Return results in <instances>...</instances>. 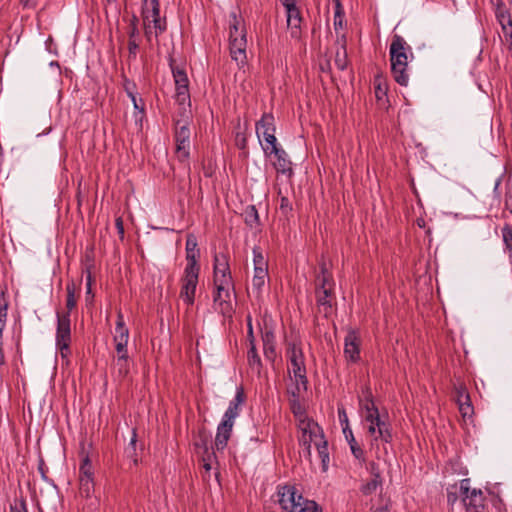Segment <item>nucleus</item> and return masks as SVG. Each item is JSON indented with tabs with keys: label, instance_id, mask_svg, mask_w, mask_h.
Segmentation results:
<instances>
[{
	"label": "nucleus",
	"instance_id": "5fc2aeb1",
	"mask_svg": "<svg viewBox=\"0 0 512 512\" xmlns=\"http://www.w3.org/2000/svg\"><path fill=\"white\" fill-rule=\"evenodd\" d=\"M70 343L71 342L56 343V346L59 349L62 358L68 357L70 355Z\"/></svg>",
	"mask_w": 512,
	"mask_h": 512
},
{
	"label": "nucleus",
	"instance_id": "72a5a7b5",
	"mask_svg": "<svg viewBox=\"0 0 512 512\" xmlns=\"http://www.w3.org/2000/svg\"><path fill=\"white\" fill-rule=\"evenodd\" d=\"M136 443H137V432H136V429H133L129 444L125 448V455L132 460L134 465H137V463H138V459L136 456Z\"/></svg>",
	"mask_w": 512,
	"mask_h": 512
},
{
	"label": "nucleus",
	"instance_id": "dca6fc26",
	"mask_svg": "<svg viewBox=\"0 0 512 512\" xmlns=\"http://www.w3.org/2000/svg\"><path fill=\"white\" fill-rule=\"evenodd\" d=\"M271 155H274L276 158L274 167L277 172L289 175L292 174V162L290 161L286 151L280 145L270 148L267 156L269 157Z\"/></svg>",
	"mask_w": 512,
	"mask_h": 512
},
{
	"label": "nucleus",
	"instance_id": "412c9836",
	"mask_svg": "<svg viewBox=\"0 0 512 512\" xmlns=\"http://www.w3.org/2000/svg\"><path fill=\"white\" fill-rule=\"evenodd\" d=\"M495 16L502 28V32L512 29V18L510 12L501 0H497Z\"/></svg>",
	"mask_w": 512,
	"mask_h": 512
},
{
	"label": "nucleus",
	"instance_id": "9b49d317",
	"mask_svg": "<svg viewBox=\"0 0 512 512\" xmlns=\"http://www.w3.org/2000/svg\"><path fill=\"white\" fill-rule=\"evenodd\" d=\"M199 274L184 272L181 277V289L179 297L188 305L192 306L195 301Z\"/></svg>",
	"mask_w": 512,
	"mask_h": 512
},
{
	"label": "nucleus",
	"instance_id": "423d86ee",
	"mask_svg": "<svg viewBox=\"0 0 512 512\" xmlns=\"http://www.w3.org/2000/svg\"><path fill=\"white\" fill-rule=\"evenodd\" d=\"M460 494L467 512H484L486 497L481 489L470 488V479L465 478L461 480Z\"/></svg>",
	"mask_w": 512,
	"mask_h": 512
},
{
	"label": "nucleus",
	"instance_id": "37998d69",
	"mask_svg": "<svg viewBox=\"0 0 512 512\" xmlns=\"http://www.w3.org/2000/svg\"><path fill=\"white\" fill-rule=\"evenodd\" d=\"M138 22H139V19L138 17L133 14L130 21H129V26H128V36L129 38H136V36L139 35V30H138Z\"/></svg>",
	"mask_w": 512,
	"mask_h": 512
},
{
	"label": "nucleus",
	"instance_id": "603ef678",
	"mask_svg": "<svg viewBox=\"0 0 512 512\" xmlns=\"http://www.w3.org/2000/svg\"><path fill=\"white\" fill-rule=\"evenodd\" d=\"M138 48H139V45L136 42L135 38L134 39L129 38V41H128L129 58L136 59Z\"/></svg>",
	"mask_w": 512,
	"mask_h": 512
},
{
	"label": "nucleus",
	"instance_id": "8fccbe9b",
	"mask_svg": "<svg viewBox=\"0 0 512 512\" xmlns=\"http://www.w3.org/2000/svg\"><path fill=\"white\" fill-rule=\"evenodd\" d=\"M367 468L372 476V479L382 480L381 470L379 468V465L376 462H374V461L369 462Z\"/></svg>",
	"mask_w": 512,
	"mask_h": 512
},
{
	"label": "nucleus",
	"instance_id": "e2e57ef3",
	"mask_svg": "<svg viewBox=\"0 0 512 512\" xmlns=\"http://www.w3.org/2000/svg\"><path fill=\"white\" fill-rule=\"evenodd\" d=\"M505 43L510 57L512 58V29L503 32Z\"/></svg>",
	"mask_w": 512,
	"mask_h": 512
},
{
	"label": "nucleus",
	"instance_id": "20e7f679",
	"mask_svg": "<svg viewBox=\"0 0 512 512\" xmlns=\"http://www.w3.org/2000/svg\"><path fill=\"white\" fill-rule=\"evenodd\" d=\"M286 356L290 363L289 373H292L296 384H301L303 391L308 389L305 357L300 344L291 342L287 344Z\"/></svg>",
	"mask_w": 512,
	"mask_h": 512
},
{
	"label": "nucleus",
	"instance_id": "aec40b11",
	"mask_svg": "<svg viewBox=\"0 0 512 512\" xmlns=\"http://www.w3.org/2000/svg\"><path fill=\"white\" fill-rule=\"evenodd\" d=\"M315 429L320 430L317 424L311 423L310 421L306 423L301 421L302 434L299 437V444L303 446L309 454L313 437H317Z\"/></svg>",
	"mask_w": 512,
	"mask_h": 512
},
{
	"label": "nucleus",
	"instance_id": "6e6d98bb",
	"mask_svg": "<svg viewBox=\"0 0 512 512\" xmlns=\"http://www.w3.org/2000/svg\"><path fill=\"white\" fill-rule=\"evenodd\" d=\"M344 16H345L344 10L339 11L338 14H337V11H334V28L336 31L343 27Z\"/></svg>",
	"mask_w": 512,
	"mask_h": 512
},
{
	"label": "nucleus",
	"instance_id": "0eeeda50",
	"mask_svg": "<svg viewBox=\"0 0 512 512\" xmlns=\"http://www.w3.org/2000/svg\"><path fill=\"white\" fill-rule=\"evenodd\" d=\"M190 135L189 122L184 119H178L174 122V139L176 143V154L181 161H185L190 155Z\"/></svg>",
	"mask_w": 512,
	"mask_h": 512
},
{
	"label": "nucleus",
	"instance_id": "c03bdc74",
	"mask_svg": "<svg viewBox=\"0 0 512 512\" xmlns=\"http://www.w3.org/2000/svg\"><path fill=\"white\" fill-rule=\"evenodd\" d=\"M262 342L263 348L275 345V334L273 330L266 328L265 331L262 332Z\"/></svg>",
	"mask_w": 512,
	"mask_h": 512
},
{
	"label": "nucleus",
	"instance_id": "39448f33",
	"mask_svg": "<svg viewBox=\"0 0 512 512\" xmlns=\"http://www.w3.org/2000/svg\"><path fill=\"white\" fill-rule=\"evenodd\" d=\"M255 128L263 152L265 155H268L270 148L279 145L275 136L276 126L273 114L264 113L261 119L256 122Z\"/></svg>",
	"mask_w": 512,
	"mask_h": 512
},
{
	"label": "nucleus",
	"instance_id": "49530a36",
	"mask_svg": "<svg viewBox=\"0 0 512 512\" xmlns=\"http://www.w3.org/2000/svg\"><path fill=\"white\" fill-rule=\"evenodd\" d=\"M378 439H381L385 443H391L393 440L391 426L385 429H380L378 436L375 437V440Z\"/></svg>",
	"mask_w": 512,
	"mask_h": 512
},
{
	"label": "nucleus",
	"instance_id": "cd10ccee",
	"mask_svg": "<svg viewBox=\"0 0 512 512\" xmlns=\"http://www.w3.org/2000/svg\"><path fill=\"white\" fill-rule=\"evenodd\" d=\"M79 479H94V469L88 454H85L81 459Z\"/></svg>",
	"mask_w": 512,
	"mask_h": 512
},
{
	"label": "nucleus",
	"instance_id": "864d4df0",
	"mask_svg": "<svg viewBox=\"0 0 512 512\" xmlns=\"http://www.w3.org/2000/svg\"><path fill=\"white\" fill-rule=\"evenodd\" d=\"M263 352H264V356L265 358L274 363L275 359H276V350H275V345L273 346H267V347H264L263 348Z\"/></svg>",
	"mask_w": 512,
	"mask_h": 512
},
{
	"label": "nucleus",
	"instance_id": "9d476101",
	"mask_svg": "<svg viewBox=\"0 0 512 512\" xmlns=\"http://www.w3.org/2000/svg\"><path fill=\"white\" fill-rule=\"evenodd\" d=\"M169 65L176 86V100L180 105H184L186 102H190L189 80L187 73L184 68L176 66L172 58L170 59Z\"/></svg>",
	"mask_w": 512,
	"mask_h": 512
},
{
	"label": "nucleus",
	"instance_id": "338daca9",
	"mask_svg": "<svg viewBox=\"0 0 512 512\" xmlns=\"http://www.w3.org/2000/svg\"><path fill=\"white\" fill-rule=\"evenodd\" d=\"M7 308L8 304L6 302H4L3 304L0 303V325L2 326H5L6 323Z\"/></svg>",
	"mask_w": 512,
	"mask_h": 512
},
{
	"label": "nucleus",
	"instance_id": "680f3d73",
	"mask_svg": "<svg viewBox=\"0 0 512 512\" xmlns=\"http://www.w3.org/2000/svg\"><path fill=\"white\" fill-rule=\"evenodd\" d=\"M38 471H39V472H40V474H41V478H42L44 481L48 482V481H49V479H48V477H47V471H48V468H47V466H46V464H45V462H44V459H43V458H40V459H39V462H38Z\"/></svg>",
	"mask_w": 512,
	"mask_h": 512
},
{
	"label": "nucleus",
	"instance_id": "79ce46f5",
	"mask_svg": "<svg viewBox=\"0 0 512 512\" xmlns=\"http://www.w3.org/2000/svg\"><path fill=\"white\" fill-rule=\"evenodd\" d=\"M185 251L200 252V249L198 248L197 237L193 233H189L186 236Z\"/></svg>",
	"mask_w": 512,
	"mask_h": 512
},
{
	"label": "nucleus",
	"instance_id": "c9c22d12",
	"mask_svg": "<svg viewBox=\"0 0 512 512\" xmlns=\"http://www.w3.org/2000/svg\"><path fill=\"white\" fill-rule=\"evenodd\" d=\"M129 329L126 325L116 324L115 335L113 337L114 342H125L128 343Z\"/></svg>",
	"mask_w": 512,
	"mask_h": 512
},
{
	"label": "nucleus",
	"instance_id": "c85d7f7f",
	"mask_svg": "<svg viewBox=\"0 0 512 512\" xmlns=\"http://www.w3.org/2000/svg\"><path fill=\"white\" fill-rule=\"evenodd\" d=\"M320 438H321V441L316 442L315 445H316L319 457L321 459L322 470L325 472L328 470V465H329L328 444H327V441L324 440L323 434H321Z\"/></svg>",
	"mask_w": 512,
	"mask_h": 512
},
{
	"label": "nucleus",
	"instance_id": "13d9d810",
	"mask_svg": "<svg viewBox=\"0 0 512 512\" xmlns=\"http://www.w3.org/2000/svg\"><path fill=\"white\" fill-rule=\"evenodd\" d=\"M374 84H375V96H376V98L378 100L383 99V97L386 96V94H387V88L383 87L381 82H377V80H375Z\"/></svg>",
	"mask_w": 512,
	"mask_h": 512
},
{
	"label": "nucleus",
	"instance_id": "7ed1b4c3",
	"mask_svg": "<svg viewBox=\"0 0 512 512\" xmlns=\"http://www.w3.org/2000/svg\"><path fill=\"white\" fill-rule=\"evenodd\" d=\"M232 21L229 26V48L231 58L242 68L247 63L246 47V29L242 24V19L236 14H231Z\"/></svg>",
	"mask_w": 512,
	"mask_h": 512
},
{
	"label": "nucleus",
	"instance_id": "e433bc0d",
	"mask_svg": "<svg viewBox=\"0 0 512 512\" xmlns=\"http://www.w3.org/2000/svg\"><path fill=\"white\" fill-rule=\"evenodd\" d=\"M133 103L134 109H135V118L137 120H142V117L145 114V104L142 100V98H137L136 94L132 97H129Z\"/></svg>",
	"mask_w": 512,
	"mask_h": 512
},
{
	"label": "nucleus",
	"instance_id": "69168bd1",
	"mask_svg": "<svg viewBox=\"0 0 512 512\" xmlns=\"http://www.w3.org/2000/svg\"><path fill=\"white\" fill-rule=\"evenodd\" d=\"M115 226L121 240L124 239V223L122 217H117L115 220Z\"/></svg>",
	"mask_w": 512,
	"mask_h": 512
},
{
	"label": "nucleus",
	"instance_id": "a19ab883",
	"mask_svg": "<svg viewBox=\"0 0 512 512\" xmlns=\"http://www.w3.org/2000/svg\"><path fill=\"white\" fill-rule=\"evenodd\" d=\"M127 344L125 342H115V349L117 352V358L119 362L128 360Z\"/></svg>",
	"mask_w": 512,
	"mask_h": 512
},
{
	"label": "nucleus",
	"instance_id": "f704fd0d",
	"mask_svg": "<svg viewBox=\"0 0 512 512\" xmlns=\"http://www.w3.org/2000/svg\"><path fill=\"white\" fill-rule=\"evenodd\" d=\"M66 292H67V298H66V308L67 312L70 315V312L76 307L77 301L75 298V285L73 282L67 283L66 285Z\"/></svg>",
	"mask_w": 512,
	"mask_h": 512
},
{
	"label": "nucleus",
	"instance_id": "b1692460",
	"mask_svg": "<svg viewBox=\"0 0 512 512\" xmlns=\"http://www.w3.org/2000/svg\"><path fill=\"white\" fill-rule=\"evenodd\" d=\"M320 273L316 277V289L322 290L328 287L333 288L334 281L331 272H329L326 263L322 262L319 266Z\"/></svg>",
	"mask_w": 512,
	"mask_h": 512
},
{
	"label": "nucleus",
	"instance_id": "c756f323",
	"mask_svg": "<svg viewBox=\"0 0 512 512\" xmlns=\"http://www.w3.org/2000/svg\"><path fill=\"white\" fill-rule=\"evenodd\" d=\"M268 278V268L256 267L254 269V276L252 279V286L257 291H261Z\"/></svg>",
	"mask_w": 512,
	"mask_h": 512
},
{
	"label": "nucleus",
	"instance_id": "f8f14e48",
	"mask_svg": "<svg viewBox=\"0 0 512 512\" xmlns=\"http://www.w3.org/2000/svg\"><path fill=\"white\" fill-rule=\"evenodd\" d=\"M227 281L233 282L230 266H229V258L225 253H216L213 259V281Z\"/></svg>",
	"mask_w": 512,
	"mask_h": 512
},
{
	"label": "nucleus",
	"instance_id": "0e129e2a",
	"mask_svg": "<svg viewBox=\"0 0 512 512\" xmlns=\"http://www.w3.org/2000/svg\"><path fill=\"white\" fill-rule=\"evenodd\" d=\"M365 404H364V409H365V412L366 413H369V410L370 409H378L377 406L375 405L374 403V400H373V397H372V394L369 393L367 396H366V399H365Z\"/></svg>",
	"mask_w": 512,
	"mask_h": 512
},
{
	"label": "nucleus",
	"instance_id": "58836bf2",
	"mask_svg": "<svg viewBox=\"0 0 512 512\" xmlns=\"http://www.w3.org/2000/svg\"><path fill=\"white\" fill-rule=\"evenodd\" d=\"M381 485L382 480L371 479L370 481L362 485L360 490L364 495L368 496L373 494Z\"/></svg>",
	"mask_w": 512,
	"mask_h": 512
},
{
	"label": "nucleus",
	"instance_id": "f3484780",
	"mask_svg": "<svg viewBox=\"0 0 512 512\" xmlns=\"http://www.w3.org/2000/svg\"><path fill=\"white\" fill-rule=\"evenodd\" d=\"M71 342V321L68 313L57 312L56 343Z\"/></svg>",
	"mask_w": 512,
	"mask_h": 512
},
{
	"label": "nucleus",
	"instance_id": "4d7b16f0",
	"mask_svg": "<svg viewBox=\"0 0 512 512\" xmlns=\"http://www.w3.org/2000/svg\"><path fill=\"white\" fill-rule=\"evenodd\" d=\"M280 210L283 214H288L292 211V205L286 196H282L280 199Z\"/></svg>",
	"mask_w": 512,
	"mask_h": 512
},
{
	"label": "nucleus",
	"instance_id": "bb28decb",
	"mask_svg": "<svg viewBox=\"0 0 512 512\" xmlns=\"http://www.w3.org/2000/svg\"><path fill=\"white\" fill-rule=\"evenodd\" d=\"M342 45L341 48L336 51L335 54V65L336 67L343 71L347 68L348 65V58H347V52H346V36H341Z\"/></svg>",
	"mask_w": 512,
	"mask_h": 512
},
{
	"label": "nucleus",
	"instance_id": "6ab92c4d",
	"mask_svg": "<svg viewBox=\"0 0 512 512\" xmlns=\"http://www.w3.org/2000/svg\"><path fill=\"white\" fill-rule=\"evenodd\" d=\"M456 401L461 415L465 418L473 414V406L466 387L460 385L455 388Z\"/></svg>",
	"mask_w": 512,
	"mask_h": 512
},
{
	"label": "nucleus",
	"instance_id": "f257e3e1",
	"mask_svg": "<svg viewBox=\"0 0 512 512\" xmlns=\"http://www.w3.org/2000/svg\"><path fill=\"white\" fill-rule=\"evenodd\" d=\"M408 52L411 58H413L411 47L402 36L395 34L392 37L389 48L391 73L394 80L401 86H407L409 82V75L407 73Z\"/></svg>",
	"mask_w": 512,
	"mask_h": 512
},
{
	"label": "nucleus",
	"instance_id": "a211bd4d",
	"mask_svg": "<svg viewBox=\"0 0 512 512\" xmlns=\"http://www.w3.org/2000/svg\"><path fill=\"white\" fill-rule=\"evenodd\" d=\"M233 426L234 425L232 423H229L224 420H221V422L219 423L214 441L215 448L218 451H222L226 448L228 441L231 437Z\"/></svg>",
	"mask_w": 512,
	"mask_h": 512
},
{
	"label": "nucleus",
	"instance_id": "5701e85b",
	"mask_svg": "<svg viewBox=\"0 0 512 512\" xmlns=\"http://www.w3.org/2000/svg\"><path fill=\"white\" fill-rule=\"evenodd\" d=\"M301 389H303L301 384H295L293 389L288 390V394L290 395V408L292 413L297 417L303 416L305 414V409L300 403Z\"/></svg>",
	"mask_w": 512,
	"mask_h": 512
},
{
	"label": "nucleus",
	"instance_id": "bf43d9fd",
	"mask_svg": "<svg viewBox=\"0 0 512 512\" xmlns=\"http://www.w3.org/2000/svg\"><path fill=\"white\" fill-rule=\"evenodd\" d=\"M338 417L342 426V430L345 429L346 427H350L347 413L343 407L338 408Z\"/></svg>",
	"mask_w": 512,
	"mask_h": 512
},
{
	"label": "nucleus",
	"instance_id": "7c9ffc66",
	"mask_svg": "<svg viewBox=\"0 0 512 512\" xmlns=\"http://www.w3.org/2000/svg\"><path fill=\"white\" fill-rule=\"evenodd\" d=\"M200 258V252H186V267L184 269V272H190V273H200V264L198 262Z\"/></svg>",
	"mask_w": 512,
	"mask_h": 512
},
{
	"label": "nucleus",
	"instance_id": "a878e982",
	"mask_svg": "<svg viewBox=\"0 0 512 512\" xmlns=\"http://www.w3.org/2000/svg\"><path fill=\"white\" fill-rule=\"evenodd\" d=\"M317 304L324 308L325 314L332 308L331 299L334 296V290L331 287L317 290Z\"/></svg>",
	"mask_w": 512,
	"mask_h": 512
},
{
	"label": "nucleus",
	"instance_id": "473e14b6",
	"mask_svg": "<svg viewBox=\"0 0 512 512\" xmlns=\"http://www.w3.org/2000/svg\"><path fill=\"white\" fill-rule=\"evenodd\" d=\"M243 217L245 223L251 228L259 225V214L255 205L247 206L243 212Z\"/></svg>",
	"mask_w": 512,
	"mask_h": 512
},
{
	"label": "nucleus",
	"instance_id": "09e8293b",
	"mask_svg": "<svg viewBox=\"0 0 512 512\" xmlns=\"http://www.w3.org/2000/svg\"><path fill=\"white\" fill-rule=\"evenodd\" d=\"M123 89L128 97H132L136 94V84L125 76L123 77Z\"/></svg>",
	"mask_w": 512,
	"mask_h": 512
},
{
	"label": "nucleus",
	"instance_id": "3c124183",
	"mask_svg": "<svg viewBox=\"0 0 512 512\" xmlns=\"http://www.w3.org/2000/svg\"><path fill=\"white\" fill-rule=\"evenodd\" d=\"M213 458H216L215 452H209L208 449L206 448L205 456L203 457V468L205 469L206 472H209L211 470V462Z\"/></svg>",
	"mask_w": 512,
	"mask_h": 512
},
{
	"label": "nucleus",
	"instance_id": "ddd939ff",
	"mask_svg": "<svg viewBox=\"0 0 512 512\" xmlns=\"http://www.w3.org/2000/svg\"><path fill=\"white\" fill-rule=\"evenodd\" d=\"M360 344L358 332L350 329L344 339V355L349 361L356 363L360 360Z\"/></svg>",
	"mask_w": 512,
	"mask_h": 512
},
{
	"label": "nucleus",
	"instance_id": "f03ea898",
	"mask_svg": "<svg viewBox=\"0 0 512 512\" xmlns=\"http://www.w3.org/2000/svg\"><path fill=\"white\" fill-rule=\"evenodd\" d=\"M279 504L286 512H322V508L314 501L308 500L293 485L278 488Z\"/></svg>",
	"mask_w": 512,
	"mask_h": 512
},
{
	"label": "nucleus",
	"instance_id": "ea45409f",
	"mask_svg": "<svg viewBox=\"0 0 512 512\" xmlns=\"http://www.w3.org/2000/svg\"><path fill=\"white\" fill-rule=\"evenodd\" d=\"M253 263L254 269H256V267L268 268L267 261L265 260L260 247L253 248Z\"/></svg>",
	"mask_w": 512,
	"mask_h": 512
},
{
	"label": "nucleus",
	"instance_id": "4be33fe9",
	"mask_svg": "<svg viewBox=\"0 0 512 512\" xmlns=\"http://www.w3.org/2000/svg\"><path fill=\"white\" fill-rule=\"evenodd\" d=\"M343 434L346 438V441L349 444L352 455L362 464L366 461L364 450L360 446V444L356 441L353 432L350 427H346L343 429Z\"/></svg>",
	"mask_w": 512,
	"mask_h": 512
},
{
	"label": "nucleus",
	"instance_id": "de8ad7c7",
	"mask_svg": "<svg viewBox=\"0 0 512 512\" xmlns=\"http://www.w3.org/2000/svg\"><path fill=\"white\" fill-rule=\"evenodd\" d=\"M10 512H28L26 500L22 497L10 505Z\"/></svg>",
	"mask_w": 512,
	"mask_h": 512
},
{
	"label": "nucleus",
	"instance_id": "393cba45",
	"mask_svg": "<svg viewBox=\"0 0 512 512\" xmlns=\"http://www.w3.org/2000/svg\"><path fill=\"white\" fill-rule=\"evenodd\" d=\"M247 361H248L249 368L253 372H256L257 375L259 376L261 374L262 361H261L259 354L257 353L255 341H252V345H250V349L248 350V353H247Z\"/></svg>",
	"mask_w": 512,
	"mask_h": 512
},
{
	"label": "nucleus",
	"instance_id": "2f4dec72",
	"mask_svg": "<svg viewBox=\"0 0 512 512\" xmlns=\"http://www.w3.org/2000/svg\"><path fill=\"white\" fill-rule=\"evenodd\" d=\"M79 480V495L82 498H91L95 491L94 479H78Z\"/></svg>",
	"mask_w": 512,
	"mask_h": 512
},
{
	"label": "nucleus",
	"instance_id": "774afa93",
	"mask_svg": "<svg viewBox=\"0 0 512 512\" xmlns=\"http://www.w3.org/2000/svg\"><path fill=\"white\" fill-rule=\"evenodd\" d=\"M236 145L239 149H245L247 146V139L244 134L238 133L236 135Z\"/></svg>",
	"mask_w": 512,
	"mask_h": 512
},
{
	"label": "nucleus",
	"instance_id": "4468645a",
	"mask_svg": "<svg viewBox=\"0 0 512 512\" xmlns=\"http://www.w3.org/2000/svg\"><path fill=\"white\" fill-rule=\"evenodd\" d=\"M286 10L287 28L292 38L299 39L301 36V24L303 21L301 11L297 4H289L284 7Z\"/></svg>",
	"mask_w": 512,
	"mask_h": 512
},
{
	"label": "nucleus",
	"instance_id": "6e6552de",
	"mask_svg": "<svg viewBox=\"0 0 512 512\" xmlns=\"http://www.w3.org/2000/svg\"><path fill=\"white\" fill-rule=\"evenodd\" d=\"M142 17L144 25L146 23H153L156 37L166 31V20H161L160 18L159 0H143Z\"/></svg>",
	"mask_w": 512,
	"mask_h": 512
},
{
	"label": "nucleus",
	"instance_id": "052dcab7",
	"mask_svg": "<svg viewBox=\"0 0 512 512\" xmlns=\"http://www.w3.org/2000/svg\"><path fill=\"white\" fill-rule=\"evenodd\" d=\"M116 366L118 368L119 375L125 377L129 373V364L128 360L119 362L118 359L116 360Z\"/></svg>",
	"mask_w": 512,
	"mask_h": 512
},
{
	"label": "nucleus",
	"instance_id": "2eb2a0df",
	"mask_svg": "<svg viewBox=\"0 0 512 512\" xmlns=\"http://www.w3.org/2000/svg\"><path fill=\"white\" fill-rule=\"evenodd\" d=\"M245 400L246 396L243 387H237L236 395L234 399L229 402V406L225 411L222 420L234 425V420L239 416L241 406L244 404Z\"/></svg>",
	"mask_w": 512,
	"mask_h": 512
},
{
	"label": "nucleus",
	"instance_id": "a18cd8bd",
	"mask_svg": "<svg viewBox=\"0 0 512 512\" xmlns=\"http://www.w3.org/2000/svg\"><path fill=\"white\" fill-rule=\"evenodd\" d=\"M382 419V416L379 413L378 409H370L369 413L365 414V420L368 423L378 425L379 421Z\"/></svg>",
	"mask_w": 512,
	"mask_h": 512
},
{
	"label": "nucleus",
	"instance_id": "1a4fd4ad",
	"mask_svg": "<svg viewBox=\"0 0 512 512\" xmlns=\"http://www.w3.org/2000/svg\"><path fill=\"white\" fill-rule=\"evenodd\" d=\"M216 293L213 296V301L218 306L219 311L224 316H231L233 307L231 303V292L230 288H234L233 282H227L226 280L214 282Z\"/></svg>",
	"mask_w": 512,
	"mask_h": 512
},
{
	"label": "nucleus",
	"instance_id": "4c0bfd02",
	"mask_svg": "<svg viewBox=\"0 0 512 512\" xmlns=\"http://www.w3.org/2000/svg\"><path fill=\"white\" fill-rule=\"evenodd\" d=\"M502 239L506 249L509 252H512V226L510 224H505L502 227Z\"/></svg>",
	"mask_w": 512,
	"mask_h": 512
}]
</instances>
